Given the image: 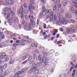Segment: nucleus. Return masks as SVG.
<instances>
[{
	"label": "nucleus",
	"instance_id": "obj_1",
	"mask_svg": "<svg viewBox=\"0 0 77 77\" xmlns=\"http://www.w3.org/2000/svg\"><path fill=\"white\" fill-rule=\"evenodd\" d=\"M76 30H77V26L75 27V26H73L72 27L67 29L66 31L68 33L72 34L75 32Z\"/></svg>",
	"mask_w": 77,
	"mask_h": 77
},
{
	"label": "nucleus",
	"instance_id": "obj_2",
	"mask_svg": "<svg viewBox=\"0 0 77 77\" xmlns=\"http://www.w3.org/2000/svg\"><path fill=\"white\" fill-rule=\"evenodd\" d=\"M57 16L58 18L59 21L57 20V19L56 17H55L54 19H52L53 20V21H55L56 23L57 24H59L60 23H61V15L60 14V13H58L57 14Z\"/></svg>",
	"mask_w": 77,
	"mask_h": 77
},
{
	"label": "nucleus",
	"instance_id": "obj_3",
	"mask_svg": "<svg viewBox=\"0 0 77 77\" xmlns=\"http://www.w3.org/2000/svg\"><path fill=\"white\" fill-rule=\"evenodd\" d=\"M33 26H35L36 25V23L35 21L33 20L32 18L30 19V23H29V29H31L32 27H31V25Z\"/></svg>",
	"mask_w": 77,
	"mask_h": 77
},
{
	"label": "nucleus",
	"instance_id": "obj_4",
	"mask_svg": "<svg viewBox=\"0 0 77 77\" xmlns=\"http://www.w3.org/2000/svg\"><path fill=\"white\" fill-rule=\"evenodd\" d=\"M28 9L30 14H33V12L31 10V9L33 10L35 9V7L32 6L31 4H29V6H28Z\"/></svg>",
	"mask_w": 77,
	"mask_h": 77
},
{
	"label": "nucleus",
	"instance_id": "obj_5",
	"mask_svg": "<svg viewBox=\"0 0 77 77\" xmlns=\"http://www.w3.org/2000/svg\"><path fill=\"white\" fill-rule=\"evenodd\" d=\"M69 22V20H65V19L63 17H62L61 20V23H62V24L65 23V24H67Z\"/></svg>",
	"mask_w": 77,
	"mask_h": 77
},
{
	"label": "nucleus",
	"instance_id": "obj_6",
	"mask_svg": "<svg viewBox=\"0 0 77 77\" xmlns=\"http://www.w3.org/2000/svg\"><path fill=\"white\" fill-rule=\"evenodd\" d=\"M48 12L50 14H51L50 15V18H49V20H53V12H51V10H49Z\"/></svg>",
	"mask_w": 77,
	"mask_h": 77
},
{
	"label": "nucleus",
	"instance_id": "obj_7",
	"mask_svg": "<svg viewBox=\"0 0 77 77\" xmlns=\"http://www.w3.org/2000/svg\"><path fill=\"white\" fill-rule=\"evenodd\" d=\"M17 14L18 15H21V18H23L24 16H23V11H22L21 10H20L19 11H17Z\"/></svg>",
	"mask_w": 77,
	"mask_h": 77
},
{
	"label": "nucleus",
	"instance_id": "obj_8",
	"mask_svg": "<svg viewBox=\"0 0 77 77\" xmlns=\"http://www.w3.org/2000/svg\"><path fill=\"white\" fill-rule=\"evenodd\" d=\"M68 17L69 19L71 18V13L70 12L67 13L66 15V18H68Z\"/></svg>",
	"mask_w": 77,
	"mask_h": 77
},
{
	"label": "nucleus",
	"instance_id": "obj_9",
	"mask_svg": "<svg viewBox=\"0 0 77 77\" xmlns=\"http://www.w3.org/2000/svg\"><path fill=\"white\" fill-rule=\"evenodd\" d=\"M46 14L45 13H43V12H41L39 14V17L40 18L42 17V16H45Z\"/></svg>",
	"mask_w": 77,
	"mask_h": 77
},
{
	"label": "nucleus",
	"instance_id": "obj_10",
	"mask_svg": "<svg viewBox=\"0 0 77 77\" xmlns=\"http://www.w3.org/2000/svg\"><path fill=\"white\" fill-rule=\"evenodd\" d=\"M39 70L38 69H37L34 71H32V74H38V73H39Z\"/></svg>",
	"mask_w": 77,
	"mask_h": 77
},
{
	"label": "nucleus",
	"instance_id": "obj_11",
	"mask_svg": "<svg viewBox=\"0 0 77 77\" xmlns=\"http://www.w3.org/2000/svg\"><path fill=\"white\" fill-rule=\"evenodd\" d=\"M3 32H1L0 33V38L1 39H4L5 38V35H3Z\"/></svg>",
	"mask_w": 77,
	"mask_h": 77
},
{
	"label": "nucleus",
	"instance_id": "obj_12",
	"mask_svg": "<svg viewBox=\"0 0 77 77\" xmlns=\"http://www.w3.org/2000/svg\"><path fill=\"white\" fill-rule=\"evenodd\" d=\"M18 22H19V21H18V18H17V17H16L15 20L14 21V24H18Z\"/></svg>",
	"mask_w": 77,
	"mask_h": 77
},
{
	"label": "nucleus",
	"instance_id": "obj_13",
	"mask_svg": "<svg viewBox=\"0 0 77 77\" xmlns=\"http://www.w3.org/2000/svg\"><path fill=\"white\" fill-rule=\"evenodd\" d=\"M46 10V8L45 7V6H44V5H43L42 7V12H43V13H45V12Z\"/></svg>",
	"mask_w": 77,
	"mask_h": 77
},
{
	"label": "nucleus",
	"instance_id": "obj_14",
	"mask_svg": "<svg viewBox=\"0 0 77 77\" xmlns=\"http://www.w3.org/2000/svg\"><path fill=\"white\" fill-rule=\"evenodd\" d=\"M8 13H9V14H11L12 16H14L15 15V13L14 12L12 11H11L9 12H8Z\"/></svg>",
	"mask_w": 77,
	"mask_h": 77
},
{
	"label": "nucleus",
	"instance_id": "obj_15",
	"mask_svg": "<svg viewBox=\"0 0 77 77\" xmlns=\"http://www.w3.org/2000/svg\"><path fill=\"white\" fill-rule=\"evenodd\" d=\"M45 57H43L42 60V62H44V61H48V58L46 59Z\"/></svg>",
	"mask_w": 77,
	"mask_h": 77
},
{
	"label": "nucleus",
	"instance_id": "obj_16",
	"mask_svg": "<svg viewBox=\"0 0 77 77\" xmlns=\"http://www.w3.org/2000/svg\"><path fill=\"white\" fill-rule=\"evenodd\" d=\"M13 26L14 29H16V30H17V29H18V26L17 24H16V23L13 24Z\"/></svg>",
	"mask_w": 77,
	"mask_h": 77
},
{
	"label": "nucleus",
	"instance_id": "obj_17",
	"mask_svg": "<svg viewBox=\"0 0 77 77\" xmlns=\"http://www.w3.org/2000/svg\"><path fill=\"white\" fill-rule=\"evenodd\" d=\"M19 45H21L23 46V45H25V43L23 42H20L19 43Z\"/></svg>",
	"mask_w": 77,
	"mask_h": 77
},
{
	"label": "nucleus",
	"instance_id": "obj_18",
	"mask_svg": "<svg viewBox=\"0 0 77 77\" xmlns=\"http://www.w3.org/2000/svg\"><path fill=\"white\" fill-rule=\"evenodd\" d=\"M41 54H39L38 57H36V59H38V60H41Z\"/></svg>",
	"mask_w": 77,
	"mask_h": 77
},
{
	"label": "nucleus",
	"instance_id": "obj_19",
	"mask_svg": "<svg viewBox=\"0 0 77 77\" xmlns=\"http://www.w3.org/2000/svg\"><path fill=\"white\" fill-rule=\"evenodd\" d=\"M36 69H37V67H33L31 68V71H33V70H36Z\"/></svg>",
	"mask_w": 77,
	"mask_h": 77
},
{
	"label": "nucleus",
	"instance_id": "obj_20",
	"mask_svg": "<svg viewBox=\"0 0 77 77\" xmlns=\"http://www.w3.org/2000/svg\"><path fill=\"white\" fill-rule=\"evenodd\" d=\"M14 18H14V17H11L9 19H8V21H12V20H13Z\"/></svg>",
	"mask_w": 77,
	"mask_h": 77
},
{
	"label": "nucleus",
	"instance_id": "obj_21",
	"mask_svg": "<svg viewBox=\"0 0 77 77\" xmlns=\"http://www.w3.org/2000/svg\"><path fill=\"white\" fill-rule=\"evenodd\" d=\"M9 74V71L8 70H6L5 72V74L6 75H8V74Z\"/></svg>",
	"mask_w": 77,
	"mask_h": 77
},
{
	"label": "nucleus",
	"instance_id": "obj_22",
	"mask_svg": "<svg viewBox=\"0 0 77 77\" xmlns=\"http://www.w3.org/2000/svg\"><path fill=\"white\" fill-rule=\"evenodd\" d=\"M35 65L37 66H41V63H37L35 64Z\"/></svg>",
	"mask_w": 77,
	"mask_h": 77
},
{
	"label": "nucleus",
	"instance_id": "obj_23",
	"mask_svg": "<svg viewBox=\"0 0 77 77\" xmlns=\"http://www.w3.org/2000/svg\"><path fill=\"white\" fill-rule=\"evenodd\" d=\"M14 60H11L9 63V64H13L14 63Z\"/></svg>",
	"mask_w": 77,
	"mask_h": 77
},
{
	"label": "nucleus",
	"instance_id": "obj_24",
	"mask_svg": "<svg viewBox=\"0 0 77 77\" xmlns=\"http://www.w3.org/2000/svg\"><path fill=\"white\" fill-rule=\"evenodd\" d=\"M63 40L58 41L57 42V43L58 44H62V42H63Z\"/></svg>",
	"mask_w": 77,
	"mask_h": 77
},
{
	"label": "nucleus",
	"instance_id": "obj_25",
	"mask_svg": "<svg viewBox=\"0 0 77 77\" xmlns=\"http://www.w3.org/2000/svg\"><path fill=\"white\" fill-rule=\"evenodd\" d=\"M32 56H30V57H29L28 59L27 60V61H30L32 60Z\"/></svg>",
	"mask_w": 77,
	"mask_h": 77
},
{
	"label": "nucleus",
	"instance_id": "obj_26",
	"mask_svg": "<svg viewBox=\"0 0 77 77\" xmlns=\"http://www.w3.org/2000/svg\"><path fill=\"white\" fill-rule=\"evenodd\" d=\"M3 68L4 69H6V68H7V64H5L3 66Z\"/></svg>",
	"mask_w": 77,
	"mask_h": 77
},
{
	"label": "nucleus",
	"instance_id": "obj_27",
	"mask_svg": "<svg viewBox=\"0 0 77 77\" xmlns=\"http://www.w3.org/2000/svg\"><path fill=\"white\" fill-rule=\"evenodd\" d=\"M72 2L73 4H74V5H77V3L76 2H75L74 1V0H72Z\"/></svg>",
	"mask_w": 77,
	"mask_h": 77
},
{
	"label": "nucleus",
	"instance_id": "obj_28",
	"mask_svg": "<svg viewBox=\"0 0 77 77\" xmlns=\"http://www.w3.org/2000/svg\"><path fill=\"white\" fill-rule=\"evenodd\" d=\"M47 56V53H44L43 54V57H46Z\"/></svg>",
	"mask_w": 77,
	"mask_h": 77
},
{
	"label": "nucleus",
	"instance_id": "obj_29",
	"mask_svg": "<svg viewBox=\"0 0 77 77\" xmlns=\"http://www.w3.org/2000/svg\"><path fill=\"white\" fill-rule=\"evenodd\" d=\"M33 33L34 34H36L38 33V31L36 30H34L33 31Z\"/></svg>",
	"mask_w": 77,
	"mask_h": 77
},
{
	"label": "nucleus",
	"instance_id": "obj_30",
	"mask_svg": "<svg viewBox=\"0 0 77 77\" xmlns=\"http://www.w3.org/2000/svg\"><path fill=\"white\" fill-rule=\"evenodd\" d=\"M64 9L63 8H62L61 10V14H63L64 13Z\"/></svg>",
	"mask_w": 77,
	"mask_h": 77
},
{
	"label": "nucleus",
	"instance_id": "obj_31",
	"mask_svg": "<svg viewBox=\"0 0 77 77\" xmlns=\"http://www.w3.org/2000/svg\"><path fill=\"white\" fill-rule=\"evenodd\" d=\"M2 55L5 58V57H7V56H6V54H5V53H2Z\"/></svg>",
	"mask_w": 77,
	"mask_h": 77
},
{
	"label": "nucleus",
	"instance_id": "obj_32",
	"mask_svg": "<svg viewBox=\"0 0 77 77\" xmlns=\"http://www.w3.org/2000/svg\"><path fill=\"white\" fill-rule=\"evenodd\" d=\"M70 9L71 10V11H72L73 10H74V7L73 6H71L70 7Z\"/></svg>",
	"mask_w": 77,
	"mask_h": 77
},
{
	"label": "nucleus",
	"instance_id": "obj_33",
	"mask_svg": "<svg viewBox=\"0 0 77 77\" xmlns=\"http://www.w3.org/2000/svg\"><path fill=\"white\" fill-rule=\"evenodd\" d=\"M74 12L75 14L76 15H77V11L76 9H74Z\"/></svg>",
	"mask_w": 77,
	"mask_h": 77
},
{
	"label": "nucleus",
	"instance_id": "obj_34",
	"mask_svg": "<svg viewBox=\"0 0 77 77\" xmlns=\"http://www.w3.org/2000/svg\"><path fill=\"white\" fill-rule=\"evenodd\" d=\"M5 12H8V8L7 7L4 10Z\"/></svg>",
	"mask_w": 77,
	"mask_h": 77
},
{
	"label": "nucleus",
	"instance_id": "obj_35",
	"mask_svg": "<svg viewBox=\"0 0 77 77\" xmlns=\"http://www.w3.org/2000/svg\"><path fill=\"white\" fill-rule=\"evenodd\" d=\"M17 73L18 74V75H19L21 74L22 72H21V71H18Z\"/></svg>",
	"mask_w": 77,
	"mask_h": 77
},
{
	"label": "nucleus",
	"instance_id": "obj_36",
	"mask_svg": "<svg viewBox=\"0 0 77 77\" xmlns=\"http://www.w3.org/2000/svg\"><path fill=\"white\" fill-rule=\"evenodd\" d=\"M30 1L32 3V4H33L34 5H35V1H33V0H30Z\"/></svg>",
	"mask_w": 77,
	"mask_h": 77
},
{
	"label": "nucleus",
	"instance_id": "obj_37",
	"mask_svg": "<svg viewBox=\"0 0 77 77\" xmlns=\"http://www.w3.org/2000/svg\"><path fill=\"white\" fill-rule=\"evenodd\" d=\"M26 23V21H25L24 20H22V24L23 25V24H25V23Z\"/></svg>",
	"mask_w": 77,
	"mask_h": 77
},
{
	"label": "nucleus",
	"instance_id": "obj_38",
	"mask_svg": "<svg viewBox=\"0 0 77 77\" xmlns=\"http://www.w3.org/2000/svg\"><path fill=\"white\" fill-rule=\"evenodd\" d=\"M2 72H3V69H2V68L0 69V74H2Z\"/></svg>",
	"mask_w": 77,
	"mask_h": 77
},
{
	"label": "nucleus",
	"instance_id": "obj_39",
	"mask_svg": "<svg viewBox=\"0 0 77 77\" xmlns=\"http://www.w3.org/2000/svg\"><path fill=\"white\" fill-rule=\"evenodd\" d=\"M23 7L24 8H27V6L26 5V4H23Z\"/></svg>",
	"mask_w": 77,
	"mask_h": 77
},
{
	"label": "nucleus",
	"instance_id": "obj_40",
	"mask_svg": "<svg viewBox=\"0 0 77 77\" xmlns=\"http://www.w3.org/2000/svg\"><path fill=\"white\" fill-rule=\"evenodd\" d=\"M19 45V44H17V43H14L13 44V46H17V45Z\"/></svg>",
	"mask_w": 77,
	"mask_h": 77
},
{
	"label": "nucleus",
	"instance_id": "obj_41",
	"mask_svg": "<svg viewBox=\"0 0 77 77\" xmlns=\"http://www.w3.org/2000/svg\"><path fill=\"white\" fill-rule=\"evenodd\" d=\"M35 57H36V54H33L32 57L33 59H34L35 58Z\"/></svg>",
	"mask_w": 77,
	"mask_h": 77
},
{
	"label": "nucleus",
	"instance_id": "obj_42",
	"mask_svg": "<svg viewBox=\"0 0 77 77\" xmlns=\"http://www.w3.org/2000/svg\"><path fill=\"white\" fill-rule=\"evenodd\" d=\"M8 15L6 17V18L7 19H8V18H9V17H10V16L9 15V13L8 14Z\"/></svg>",
	"mask_w": 77,
	"mask_h": 77
},
{
	"label": "nucleus",
	"instance_id": "obj_43",
	"mask_svg": "<svg viewBox=\"0 0 77 77\" xmlns=\"http://www.w3.org/2000/svg\"><path fill=\"white\" fill-rule=\"evenodd\" d=\"M19 76V75H18L17 73L16 74H15L14 75V77H18Z\"/></svg>",
	"mask_w": 77,
	"mask_h": 77
},
{
	"label": "nucleus",
	"instance_id": "obj_44",
	"mask_svg": "<svg viewBox=\"0 0 77 77\" xmlns=\"http://www.w3.org/2000/svg\"><path fill=\"white\" fill-rule=\"evenodd\" d=\"M34 47H37V46L38 45V44H37V43H34Z\"/></svg>",
	"mask_w": 77,
	"mask_h": 77
},
{
	"label": "nucleus",
	"instance_id": "obj_45",
	"mask_svg": "<svg viewBox=\"0 0 77 77\" xmlns=\"http://www.w3.org/2000/svg\"><path fill=\"white\" fill-rule=\"evenodd\" d=\"M43 28L44 29L46 28V24L45 23H44L43 25Z\"/></svg>",
	"mask_w": 77,
	"mask_h": 77
},
{
	"label": "nucleus",
	"instance_id": "obj_46",
	"mask_svg": "<svg viewBox=\"0 0 77 77\" xmlns=\"http://www.w3.org/2000/svg\"><path fill=\"white\" fill-rule=\"evenodd\" d=\"M3 59H5V58L2 55L0 56V59H3Z\"/></svg>",
	"mask_w": 77,
	"mask_h": 77
},
{
	"label": "nucleus",
	"instance_id": "obj_47",
	"mask_svg": "<svg viewBox=\"0 0 77 77\" xmlns=\"http://www.w3.org/2000/svg\"><path fill=\"white\" fill-rule=\"evenodd\" d=\"M13 4H14V3L13 2H10V3H8L9 5H10V6L11 5H13Z\"/></svg>",
	"mask_w": 77,
	"mask_h": 77
},
{
	"label": "nucleus",
	"instance_id": "obj_48",
	"mask_svg": "<svg viewBox=\"0 0 77 77\" xmlns=\"http://www.w3.org/2000/svg\"><path fill=\"white\" fill-rule=\"evenodd\" d=\"M62 34L63 35H65V36H66V35H67V34H66V32H64Z\"/></svg>",
	"mask_w": 77,
	"mask_h": 77
},
{
	"label": "nucleus",
	"instance_id": "obj_49",
	"mask_svg": "<svg viewBox=\"0 0 77 77\" xmlns=\"http://www.w3.org/2000/svg\"><path fill=\"white\" fill-rule=\"evenodd\" d=\"M23 60H25V59H26V56H24L23 57Z\"/></svg>",
	"mask_w": 77,
	"mask_h": 77
},
{
	"label": "nucleus",
	"instance_id": "obj_50",
	"mask_svg": "<svg viewBox=\"0 0 77 77\" xmlns=\"http://www.w3.org/2000/svg\"><path fill=\"white\" fill-rule=\"evenodd\" d=\"M27 62V60L25 61H23V62L22 63H23V64H25V63H26Z\"/></svg>",
	"mask_w": 77,
	"mask_h": 77
},
{
	"label": "nucleus",
	"instance_id": "obj_51",
	"mask_svg": "<svg viewBox=\"0 0 77 77\" xmlns=\"http://www.w3.org/2000/svg\"><path fill=\"white\" fill-rule=\"evenodd\" d=\"M25 17L26 20H27L28 19V16H27V15H25Z\"/></svg>",
	"mask_w": 77,
	"mask_h": 77
},
{
	"label": "nucleus",
	"instance_id": "obj_52",
	"mask_svg": "<svg viewBox=\"0 0 77 77\" xmlns=\"http://www.w3.org/2000/svg\"><path fill=\"white\" fill-rule=\"evenodd\" d=\"M21 42V41L17 40L16 41V43H19V42Z\"/></svg>",
	"mask_w": 77,
	"mask_h": 77
},
{
	"label": "nucleus",
	"instance_id": "obj_53",
	"mask_svg": "<svg viewBox=\"0 0 77 77\" xmlns=\"http://www.w3.org/2000/svg\"><path fill=\"white\" fill-rule=\"evenodd\" d=\"M11 10H12V9H11V8H8V12H10V11H11Z\"/></svg>",
	"mask_w": 77,
	"mask_h": 77
},
{
	"label": "nucleus",
	"instance_id": "obj_54",
	"mask_svg": "<svg viewBox=\"0 0 77 77\" xmlns=\"http://www.w3.org/2000/svg\"><path fill=\"white\" fill-rule=\"evenodd\" d=\"M39 23V20H37V24H38Z\"/></svg>",
	"mask_w": 77,
	"mask_h": 77
},
{
	"label": "nucleus",
	"instance_id": "obj_55",
	"mask_svg": "<svg viewBox=\"0 0 77 77\" xmlns=\"http://www.w3.org/2000/svg\"><path fill=\"white\" fill-rule=\"evenodd\" d=\"M31 46L32 47H35V45H34V44H32L31 45Z\"/></svg>",
	"mask_w": 77,
	"mask_h": 77
},
{
	"label": "nucleus",
	"instance_id": "obj_56",
	"mask_svg": "<svg viewBox=\"0 0 77 77\" xmlns=\"http://www.w3.org/2000/svg\"><path fill=\"white\" fill-rule=\"evenodd\" d=\"M50 51L51 52V53H54V51L53 50H51Z\"/></svg>",
	"mask_w": 77,
	"mask_h": 77
},
{
	"label": "nucleus",
	"instance_id": "obj_57",
	"mask_svg": "<svg viewBox=\"0 0 77 77\" xmlns=\"http://www.w3.org/2000/svg\"><path fill=\"white\" fill-rule=\"evenodd\" d=\"M5 1L6 2V3H5V4L8 3V2H9V0H5Z\"/></svg>",
	"mask_w": 77,
	"mask_h": 77
},
{
	"label": "nucleus",
	"instance_id": "obj_58",
	"mask_svg": "<svg viewBox=\"0 0 77 77\" xmlns=\"http://www.w3.org/2000/svg\"><path fill=\"white\" fill-rule=\"evenodd\" d=\"M24 13H25V14H27L28 13L27 11V10L25 11H24Z\"/></svg>",
	"mask_w": 77,
	"mask_h": 77
},
{
	"label": "nucleus",
	"instance_id": "obj_59",
	"mask_svg": "<svg viewBox=\"0 0 77 77\" xmlns=\"http://www.w3.org/2000/svg\"><path fill=\"white\" fill-rule=\"evenodd\" d=\"M26 57H28L29 56V54H26L25 56Z\"/></svg>",
	"mask_w": 77,
	"mask_h": 77
},
{
	"label": "nucleus",
	"instance_id": "obj_60",
	"mask_svg": "<svg viewBox=\"0 0 77 77\" xmlns=\"http://www.w3.org/2000/svg\"><path fill=\"white\" fill-rule=\"evenodd\" d=\"M8 60H9V58H6L5 60V62H7V61H8Z\"/></svg>",
	"mask_w": 77,
	"mask_h": 77
},
{
	"label": "nucleus",
	"instance_id": "obj_61",
	"mask_svg": "<svg viewBox=\"0 0 77 77\" xmlns=\"http://www.w3.org/2000/svg\"><path fill=\"white\" fill-rule=\"evenodd\" d=\"M28 41L29 42H32V39H29L28 40Z\"/></svg>",
	"mask_w": 77,
	"mask_h": 77
},
{
	"label": "nucleus",
	"instance_id": "obj_62",
	"mask_svg": "<svg viewBox=\"0 0 77 77\" xmlns=\"http://www.w3.org/2000/svg\"><path fill=\"white\" fill-rule=\"evenodd\" d=\"M10 43L11 44H12V43H13V41L12 40H11L10 41Z\"/></svg>",
	"mask_w": 77,
	"mask_h": 77
},
{
	"label": "nucleus",
	"instance_id": "obj_63",
	"mask_svg": "<svg viewBox=\"0 0 77 77\" xmlns=\"http://www.w3.org/2000/svg\"><path fill=\"white\" fill-rule=\"evenodd\" d=\"M21 68V66H18V69H20V68Z\"/></svg>",
	"mask_w": 77,
	"mask_h": 77
},
{
	"label": "nucleus",
	"instance_id": "obj_64",
	"mask_svg": "<svg viewBox=\"0 0 77 77\" xmlns=\"http://www.w3.org/2000/svg\"><path fill=\"white\" fill-rule=\"evenodd\" d=\"M13 50H15V49H16V47L15 46H14L13 47V48H12Z\"/></svg>",
	"mask_w": 77,
	"mask_h": 77
}]
</instances>
